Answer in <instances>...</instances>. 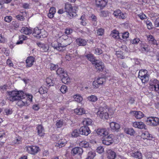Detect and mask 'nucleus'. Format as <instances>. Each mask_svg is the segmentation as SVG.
Wrapping results in <instances>:
<instances>
[{
    "instance_id": "f257e3e1",
    "label": "nucleus",
    "mask_w": 159,
    "mask_h": 159,
    "mask_svg": "<svg viewBox=\"0 0 159 159\" xmlns=\"http://www.w3.org/2000/svg\"><path fill=\"white\" fill-rule=\"evenodd\" d=\"M7 94L9 96L8 99L12 102L25 98L26 96L24 93L22 91H8L7 92Z\"/></svg>"
},
{
    "instance_id": "f03ea898",
    "label": "nucleus",
    "mask_w": 159,
    "mask_h": 159,
    "mask_svg": "<svg viewBox=\"0 0 159 159\" xmlns=\"http://www.w3.org/2000/svg\"><path fill=\"white\" fill-rule=\"evenodd\" d=\"M50 39H48V41L49 42ZM49 44L51 43V45L54 49L59 51H63L65 49V47L67 45L70 44V42L67 43L66 44H64V42L62 43H59L57 41L51 43L49 42Z\"/></svg>"
},
{
    "instance_id": "7ed1b4c3",
    "label": "nucleus",
    "mask_w": 159,
    "mask_h": 159,
    "mask_svg": "<svg viewBox=\"0 0 159 159\" xmlns=\"http://www.w3.org/2000/svg\"><path fill=\"white\" fill-rule=\"evenodd\" d=\"M76 9L77 8L76 7H72L71 5L68 3H66L65 4V11L68 13L70 18L76 16Z\"/></svg>"
},
{
    "instance_id": "20e7f679",
    "label": "nucleus",
    "mask_w": 159,
    "mask_h": 159,
    "mask_svg": "<svg viewBox=\"0 0 159 159\" xmlns=\"http://www.w3.org/2000/svg\"><path fill=\"white\" fill-rule=\"evenodd\" d=\"M108 111L109 109L102 107H100L97 112V115L98 117L102 119H108L109 114L108 113Z\"/></svg>"
},
{
    "instance_id": "39448f33",
    "label": "nucleus",
    "mask_w": 159,
    "mask_h": 159,
    "mask_svg": "<svg viewBox=\"0 0 159 159\" xmlns=\"http://www.w3.org/2000/svg\"><path fill=\"white\" fill-rule=\"evenodd\" d=\"M142 137L144 140H146L148 144L152 145L154 144L155 138L148 132H145L141 135Z\"/></svg>"
},
{
    "instance_id": "423d86ee",
    "label": "nucleus",
    "mask_w": 159,
    "mask_h": 159,
    "mask_svg": "<svg viewBox=\"0 0 159 159\" xmlns=\"http://www.w3.org/2000/svg\"><path fill=\"white\" fill-rule=\"evenodd\" d=\"M147 123L148 125L153 126L159 125V118L157 117L150 116L148 118Z\"/></svg>"
},
{
    "instance_id": "0eeeda50",
    "label": "nucleus",
    "mask_w": 159,
    "mask_h": 159,
    "mask_svg": "<svg viewBox=\"0 0 159 159\" xmlns=\"http://www.w3.org/2000/svg\"><path fill=\"white\" fill-rule=\"evenodd\" d=\"M149 89L159 93V81L157 80H154L150 82Z\"/></svg>"
},
{
    "instance_id": "6e6552de",
    "label": "nucleus",
    "mask_w": 159,
    "mask_h": 159,
    "mask_svg": "<svg viewBox=\"0 0 159 159\" xmlns=\"http://www.w3.org/2000/svg\"><path fill=\"white\" fill-rule=\"evenodd\" d=\"M102 140L103 143L105 145H109L111 144L114 142V136L113 134H110L107 137H104Z\"/></svg>"
},
{
    "instance_id": "1a4fd4ad",
    "label": "nucleus",
    "mask_w": 159,
    "mask_h": 159,
    "mask_svg": "<svg viewBox=\"0 0 159 159\" xmlns=\"http://www.w3.org/2000/svg\"><path fill=\"white\" fill-rule=\"evenodd\" d=\"M25 148L28 152L33 155L37 153L39 150V148L35 146H27Z\"/></svg>"
},
{
    "instance_id": "9d476101",
    "label": "nucleus",
    "mask_w": 159,
    "mask_h": 159,
    "mask_svg": "<svg viewBox=\"0 0 159 159\" xmlns=\"http://www.w3.org/2000/svg\"><path fill=\"white\" fill-rule=\"evenodd\" d=\"M93 64L94 65L95 68L98 71H102L104 69L105 66L103 63L99 60L95 61V62L93 63Z\"/></svg>"
},
{
    "instance_id": "9b49d317",
    "label": "nucleus",
    "mask_w": 159,
    "mask_h": 159,
    "mask_svg": "<svg viewBox=\"0 0 159 159\" xmlns=\"http://www.w3.org/2000/svg\"><path fill=\"white\" fill-rule=\"evenodd\" d=\"M128 152L130 153L131 156L134 157L138 158L139 159H141L142 158L141 153L139 152L136 149L132 148L130 151L129 150Z\"/></svg>"
},
{
    "instance_id": "f8f14e48",
    "label": "nucleus",
    "mask_w": 159,
    "mask_h": 159,
    "mask_svg": "<svg viewBox=\"0 0 159 159\" xmlns=\"http://www.w3.org/2000/svg\"><path fill=\"white\" fill-rule=\"evenodd\" d=\"M80 134L87 136L91 132L89 128L87 126H83L81 127L79 129Z\"/></svg>"
},
{
    "instance_id": "ddd939ff",
    "label": "nucleus",
    "mask_w": 159,
    "mask_h": 159,
    "mask_svg": "<svg viewBox=\"0 0 159 159\" xmlns=\"http://www.w3.org/2000/svg\"><path fill=\"white\" fill-rule=\"evenodd\" d=\"M105 80L103 78H99L94 80L93 83V85L95 88H98L103 84Z\"/></svg>"
},
{
    "instance_id": "4468645a",
    "label": "nucleus",
    "mask_w": 159,
    "mask_h": 159,
    "mask_svg": "<svg viewBox=\"0 0 159 159\" xmlns=\"http://www.w3.org/2000/svg\"><path fill=\"white\" fill-rule=\"evenodd\" d=\"M35 61V58L33 57L30 56L28 57L26 60V67L29 68L32 66Z\"/></svg>"
},
{
    "instance_id": "2eb2a0df",
    "label": "nucleus",
    "mask_w": 159,
    "mask_h": 159,
    "mask_svg": "<svg viewBox=\"0 0 159 159\" xmlns=\"http://www.w3.org/2000/svg\"><path fill=\"white\" fill-rule=\"evenodd\" d=\"M147 40L149 43L151 44L155 45V47H158V44L157 43V40L155 39L154 37L151 35L147 36Z\"/></svg>"
},
{
    "instance_id": "dca6fc26",
    "label": "nucleus",
    "mask_w": 159,
    "mask_h": 159,
    "mask_svg": "<svg viewBox=\"0 0 159 159\" xmlns=\"http://www.w3.org/2000/svg\"><path fill=\"white\" fill-rule=\"evenodd\" d=\"M36 128L38 134L41 137H43L45 134V131L43 126L42 125H39Z\"/></svg>"
},
{
    "instance_id": "f3484780",
    "label": "nucleus",
    "mask_w": 159,
    "mask_h": 159,
    "mask_svg": "<svg viewBox=\"0 0 159 159\" xmlns=\"http://www.w3.org/2000/svg\"><path fill=\"white\" fill-rule=\"evenodd\" d=\"M96 5L101 8L104 7L108 2V0H95Z\"/></svg>"
},
{
    "instance_id": "a211bd4d",
    "label": "nucleus",
    "mask_w": 159,
    "mask_h": 159,
    "mask_svg": "<svg viewBox=\"0 0 159 159\" xmlns=\"http://www.w3.org/2000/svg\"><path fill=\"white\" fill-rule=\"evenodd\" d=\"M96 132L98 135L103 137H105L108 134V131L106 129H98Z\"/></svg>"
},
{
    "instance_id": "6ab92c4d",
    "label": "nucleus",
    "mask_w": 159,
    "mask_h": 159,
    "mask_svg": "<svg viewBox=\"0 0 159 159\" xmlns=\"http://www.w3.org/2000/svg\"><path fill=\"white\" fill-rule=\"evenodd\" d=\"M71 152L73 155H75L77 154L80 155L83 153V150L80 147H75L71 150Z\"/></svg>"
},
{
    "instance_id": "aec40b11",
    "label": "nucleus",
    "mask_w": 159,
    "mask_h": 159,
    "mask_svg": "<svg viewBox=\"0 0 159 159\" xmlns=\"http://www.w3.org/2000/svg\"><path fill=\"white\" fill-rule=\"evenodd\" d=\"M133 126L140 129H145L146 125L142 122H135L133 123Z\"/></svg>"
},
{
    "instance_id": "412c9836",
    "label": "nucleus",
    "mask_w": 159,
    "mask_h": 159,
    "mask_svg": "<svg viewBox=\"0 0 159 159\" xmlns=\"http://www.w3.org/2000/svg\"><path fill=\"white\" fill-rule=\"evenodd\" d=\"M114 15L119 19H124L125 18V16L124 14L121 12L120 10H117L115 11L113 13Z\"/></svg>"
},
{
    "instance_id": "4be33fe9",
    "label": "nucleus",
    "mask_w": 159,
    "mask_h": 159,
    "mask_svg": "<svg viewBox=\"0 0 159 159\" xmlns=\"http://www.w3.org/2000/svg\"><path fill=\"white\" fill-rule=\"evenodd\" d=\"M37 44L42 51L44 52H47L49 51V47L48 45L40 43H37Z\"/></svg>"
},
{
    "instance_id": "5701e85b",
    "label": "nucleus",
    "mask_w": 159,
    "mask_h": 159,
    "mask_svg": "<svg viewBox=\"0 0 159 159\" xmlns=\"http://www.w3.org/2000/svg\"><path fill=\"white\" fill-rule=\"evenodd\" d=\"M107 157L108 159H114L116 157V153L111 149L107 151Z\"/></svg>"
},
{
    "instance_id": "b1692460",
    "label": "nucleus",
    "mask_w": 159,
    "mask_h": 159,
    "mask_svg": "<svg viewBox=\"0 0 159 159\" xmlns=\"http://www.w3.org/2000/svg\"><path fill=\"white\" fill-rule=\"evenodd\" d=\"M110 126L112 130L113 131L118 130L120 128V125L115 122H111L110 123Z\"/></svg>"
},
{
    "instance_id": "393cba45",
    "label": "nucleus",
    "mask_w": 159,
    "mask_h": 159,
    "mask_svg": "<svg viewBox=\"0 0 159 159\" xmlns=\"http://www.w3.org/2000/svg\"><path fill=\"white\" fill-rule=\"evenodd\" d=\"M41 30L39 29L38 27L35 28L32 33L33 35L36 37L37 39H40L41 36H40Z\"/></svg>"
},
{
    "instance_id": "a878e982",
    "label": "nucleus",
    "mask_w": 159,
    "mask_h": 159,
    "mask_svg": "<svg viewBox=\"0 0 159 159\" xmlns=\"http://www.w3.org/2000/svg\"><path fill=\"white\" fill-rule=\"evenodd\" d=\"M32 30L27 27H23L21 30L20 32L25 34L29 35L32 33Z\"/></svg>"
},
{
    "instance_id": "bb28decb",
    "label": "nucleus",
    "mask_w": 159,
    "mask_h": 159,
    "mask_svg": "<svg viewBox=\"0 0 159 159\" xmlns=\"http://www.w3.org/2000/svg\"><path fill=\"white\" fill-rule=\"evenodd\" d=\"M134 115L135 117L137 119H140L144 116L143 114L140 111H133L131 112Z\"/></svg>"
},
{
    "instance_id": "cd10ccee",
    "label": "nucleus",
    "mask_w": 159,
    "mask_h": 159,
    "mask_svg": "<svg viewBox=\"0 0 159 159\" xmlns=\"http://www.w3.org/2000/svg\"><path fill=\"white\" fill-rule=\"evenodd\" d=\"M74 111L75 113L79 115H81L87 113L85 110L83 108L75 109L74 110Z\"/></svg>"
},
{
    "instance_id": "c85d7f7f",
    "label": "nucleus",
    "mask_w": 159,
    "mask_h": 159,
    "mask_svg": "<svg viewBox=\"0 0 159 159\" xmlns=\"http://www.w3.org/2000/svg\"><path fill=\"white\" fill-rule=\"evenodd\" d=\"M77 44L79 46H84L87 44L86 41L84 39L79 38L76 40Z\"/></svg>"
},
{
    "instance_id": "c756f323",
    "label": "nucleus",
    "mask_w": 159,
    "mask_h": 159,
    "mask_svg": "<svg viewBox=\"0 0 159 159\" xmlns=\"http://www.w3.org/2000/svg\"><path fill=\"white\" fill-rule=\"evenodd\" d=\"M25 98H23L18 99V101L16 103L17 105L19 107H22L26 104L27 101L26 99H25ZM17 101H18V100Z\"/></svg>"
},
{
    "instance_id": "7c9ffc66",
    "label": "nucleus",
    "mask_w": 159,
    "mask_h": 159,
    "mask_svg": "<svg viewBox=\"0 0 159 159\" xmlns=\"http://www.w3.org/2000/svg\"><path fill=\"white\" fill-rule=\"evenodd\" d=\"M58 143L56 144V146L58 147L59 148H61L64 146L66 143V141L65 139H62L58 141Z\"/></svg>"
},
{
    "instance_id": "2f4dec72",
    "label": "nucleus",
    "mask_w": 159,
    "mask_h": 159,
    "mask_svg": "<svg viewBox=\"0 0 159 159\" xmlns=\"http://www.w3.org/2000/svg\"><path fill=\"white\" fill-rule=\"evenodd\" d=\"M56 10L55 7H52L50 8L49 13L48 14V16L50 18H52L54 16V15L56 13Z\"/></svg>"
},
{
    "instance_id": "473e14b6",
    "label": "nucleus",
    "mask_w": 159,
    "mask_h": 159,
    "mask_svg": "<svg viewBox=\"0 0 159 159\" xmlns=\"http://www.w3.org/2000/svg\"><path fill=\"white\" fill-rule=\"evenodd\" d=\"M110 35L114 38L119 39L120 36V34L119 33L118 31L114 30L112 31Z\"/></svg>"
},
{
    "instance_id": "72a5a7b5",
    "label": "nucleus",
    "mask_w": 159,
    "mask_h": 159,
    "mask_svg": "<svg viewBox=\"0 0 159 159\" xmlns=\"http://www.w3.org/2000/svg\"><path fill=\"white\" fill-rule=\"evenodd\" d=\"M79 145L81 147L87 148L89 147V143L87 141L84 140L80 142Z\"/></svg>"
},
{
    "instance_id": "f704fd0d",
    "label": "nucleus",
    "mask_w": 159,
    "mask_h": 159,
    "mask_svg": "<svg viewBox=\"0 0 159 159\" xmlns=\"http://www.w3.org/2000/svg\"><path fill=\"white\" fill-rule=\"evenodd\" d=\"M86 57L88 60L93 63L95 62V61L97 60L95 59V57L91 53L86 55Z\"/></svg>"
},
{
    "instance_id": "c9c22d12",
    "label": "nucleus",
    "mask_w": 159,
    "mask_h": 159,
    "mask_svg": "<svg viewBox=\"0 0 159 159\" xmlns=\"http://www.w3.org/2000/svg\"><path fill=\"white\" fill-rule=\"evenodd\" d=\"M27 37L24 35H21L19 36V40L16 43L17 44H21L23 43V41L26 40Z\"/></svg>"
},
{
    "instance_id": "e433bc0d",
    "label": "nucleus",
    "mask_w": 159,
    "mask_h": 159,
    "mask_svg": "<svg viewBox=\"0 0 159 159\" xmlns=\"http://www.w3.org/2000/svg\"><path fill=\"white\" fill-rule=\"evenodd\" d=\"M62 76L63 77L61 79V81L62 83L65 84L68 83L69 82L70 80L69 77H68L67 73L65 74L64 75H63Z\"/></svg>"
},
{
    "instance_id": "4c0bfd02",
    "label": "nucleus",
    "mask_w": 159,
    "mask_h": 159,
    "mask_svg": "<svg viewBox=\"0 0 159 159\" xmlns=\"http://www.w3.org/2000/svg\"><path fill=\"white\" fill-rule=\"evenodd\" d=\"M148 71L146 70L142 69L139 70V74L138 77H143V76L148 75Z\"/></svg>"
},
{
    "instance_id": "58836bf2",
    "label": "nucleus",
    "mask_w": 159,
    "mask_h": 159,
    "mask_svg": "<svg viewBox=\"0 0 159 159\" xmlns=\"http://www.w3.org/2000/svg\"><path fill=\"white\" fill-rule=\"evenodd\" d=\"M83 122L84 125H86V126H87L91 125L92 120L91 119L89 118H85L84 119Z\"/></svg>"
},
{
    "instance_id": "ea45409f",
    "label": "nucleus",
    "mask_w": 159,
    "mask_h": 159,
    "mask_svg": "<svg viewBox=\"0 0 159 159\" xmlns=\"http://www.w3.org/2000/svg\"><path fill=\"white\" fill-rule=\"evenodd\" d=\"M139 78L141 79L143 83L145 84L146 83H147L149 80L148 75Z\"/></svg>"
},
{
    "instance_id": "a19ab883",
    "label": "nucleus",
    "mask_w": 159,
    "mask_h": 159,
    "mask_svg": "<svg viewBox=\"0 0 159 159\" xmlns=\"http://www.w3.org/2000/svg\"><path fill=\"white\" fill-rule=\"evenodd\" d=\"M125 132L127 134L132 135L135 133L134 131L132 128H126L125 129Z\"/></svg>"
},
{
    "instance_id": "79ce46f5",
    "label": "nucleus",
    "mask_w": 159,
    "mask_h": 159,
    "mask_svg": "<svg viewBox=\"0 0 159 159\" xmlns=\"http://www.w3.org/2000/svg\"><path fill=\"white\" fill-rule=\"evenodd\" d=\"M57 74L59 75H62L63 76V75L65 74H67L66 72L61 68H58L56 71Z\"/></svg>"
},
{
    "instance_id": "37998d69",
    "label": "nucleus",
    "mask_w": 159,
    "mask_h": 159,
    "mask_svg": "<svg viewBox=\"0 0 159 159\" xmlns=\"http://www.w3.org/2000/svg\"><path fill=\"white\" fill-rule=\"evenodd\" d=\"M46 81L47 84L49 86H53L54 84V81L51 78L49 77L46 78Z\"/></svg>"
},
{
    "instance_id": "c03bdc74",
    "label": "nucleus",
    "mask_w": 159,
    "mask_h": 159,
    "mask_svg": "<svg viewBox=\"0 0 159 159\" xmlns=\"http://www.w3.org/2000/svg\"><path fill=\"white\" fill-rule=\"evenodd\" d=\"M88 99L89 101L94 102L96 101L98 98L95 96L92 95L88 97Z\"/></svg>"
},
{
    "instance_id": "a18cd8bd",
    "label": "nucleus",
    "mask_w": 159,
    "mask_h": 159,
    "mask_svg": "<svg viewBox=\"0 0 159 159\" xmlns=\"http://www.w3.org/2000/svg\"><path fill=\"white\" fill-rule=\"evenodd\" d=\"M80 134L79 130L76 129L74 130L71 133V135L72 137H77L79 136Z\"/></svg>"
},
{
    "instance_id": "49530a36",
    "label": "nucleus",
    "mask_w": 159,
    "mask_h": 159,
    "mask_svg": "<svg viewBox=\"0 0 159 159\" xmlns=\"http://www.w3.org/2000/svg\"><path fill=\"white\" fill-rule=\"evenodd\" d=\"M63 122L62 120H60L57 121L56 125L57 128H60L63 125Z\"/></svg>"
},
{
    "instance_id": "de8ad7c7",
    "label": "nucleus",
    "mask_w": 159,
    "mask_h": 159,
    "mask_svg": "<svg viewBox=\"0 0 159 159\" xmlns=\"http://www.w3.org/2000/svg\"><path fill=\"white\" fill-rule=\"evenodd\" d=\"M47 89L44 87H41L39 89V92L40 94H43L47 93Z\"/></svg>"
},
{
    "instance_id": "09e8293b",
    "label": "nucleus",
    "mask_w": 159,
    "mask_h": 159,
    "mask_svg": "<svg viewBox=\"0 0 159 159\" xmlns=\"http://www.w3.org/2000/svg\"><path fill=\"white\" fill-rule=\"evenodd\" d=\"M96 153L94 152L91 151L88 153V157L89 159H93Z\"/></svg>"
},
{
    "instance_id": "8fccbe9b",
    "label": "nucleus",
    "mask_w": 159,
    "mask_h": 159,
    "mask_svg": "<svg viewBox=\"0 0 159 159\" xmlns=\"http://www.w3.org/2000/svg\"><path fill=\"white\" fill-rule=\"evenodd\" d=\"M74 98L75 101L80 102L82 100V98L81 96L79 95H76L74 96Z\"/></svg>"
},
{
    "instance_id": "3c124183",
    "label": "nucleus",
    "mask_w": 159,
    "mask_h": 159,
    "mask_svg": "<svg viewBox=\"0 0 159 159\" xmlns=\"http://www.w3.org/2000/svg\"><path fill=\"white\" fill-rule=\"evenodd\" d=\"M80 20H81L80 21V23L83 26L86 25V19L84 18V16H82L80 18Z\"/></svg>"
},
{
    "instance_id": "603ef678",
    "label": "nucleus",
    "mask_w": 159,
    "mask_h": 159,
    "mask_svg": "<svg viewBox=\"0 0 159 159\" xmlns=\"http://www.w3.org/2000/svg\"><path fill=\"white\" fill-rule=\"evenodd\" d=\"M60 90L62 93H65L67 92V87L65 85H63L61 87Z\"/></svg>"
},
{
    "instance_id": "864d4df0",
    "label": "nucleus",
    "mask_w": 159,
    "mask_h": 159,
    "mask_svg": "<svg viewBox=\"0 0 159 159\" xmlns=\"http://www.w3.org/2000/svg\"><path fill=\"white\" fill-rule=\"evenodd\" d=\"M21 138L19 136L16 137L14 140V143L16 144H19L21 143Z\"/></svg>"
},
{
    "instance_id": "5fc2aeb1",
    "label": "nucleus",
    "mask_w": 159,
    "mask_h": 159,
    "mask_svg": "<svg viewBox=\"0 0 159 159\" xmlns=\"http://www.w3.org/2000/svg\"><path fill=\"white\" fill-rule=\"evenodd\" d=\"M90 18L92 21L94 22V25H96L97 22V19L96 16L94 14H92Z\"/></svg>"
},
{
    "instance_id": "6e6d98bb",
    "label": "nucleus",
    "mask_w": 159,
    "mask_h": 159,
    "mask_svg": "<svg viewBox=\"0 0 159 159\" xmlns=\"http://www.w3.org/2000/svg\"><path fill=\"white\" fill-rule=\"evenodd\" d=\"M120 36H121L123 39H126L129 37V33L128 32H126L123 33H120Z\"/></svg>"
},
{
    "instance_id": "4d7b16f0",
    "label": "nucleus",
    "mask_w": 159,
    "mask_h": 159,
    "mask_svg": "<svg viewBox=\"0 0 159 159\" xmlns=\"http://www.w3.org/2000/svg\"><path fill=\"white\" fill-rule=\"evenodd\" d=\"M40 36H41V38L46 37L47 35V32L43 30H41Z\"/></svg>"
},
{
    "instance_id": "13d9d810",
    "label": "nucleus",
    "mask_w": 159,
    "mask_h": 159,
    "mask_svg": "<svg viewBox=\"0 0 159 159\" xmlns=\"http://www.w3.org/2000/svg\"><path fill=\"white\" fill-rule=\"evenodd\" d=\"M104 33V30L102 28H100L97 31V34L98 35L102 36Z\"/></svg>"
},
{
    "instance_id": "bf43d9fd",
    "label": "nucleus",
    "mask_w": 159,
    "mask_h": 159,
    "mask_svg": "<svg viewBox=\"0 0 159 159\" xmlns=\"http://www.w3.org/2000/svg\"><path fill=\"white\" fill-rule=\"evenodd\" d=\"M11 25L12 28H18L19 26V24L16 21H13L12 22Z\"/></svg>"
},
{
    "instance_id": "052dcab7",
    "label": "nucleus",
    "mask_w": 159,
    "mask_h": 159,
    "mask_svg": "<svg viewBox=\"0 0 159 159\" xmlns=\"http://www.w3.org/2000/svg\"><path fill=\"white\" fill-rule=\"evenodd\" d=\"M7 87V86L6 85L1 86L0 87V91L3 93L6 91Z\"/></svg>"
},
{
    "instance_id": "680f3d73",
    "label": "nucleus",
    "mask_w": 159,
    "mask_h": 159,
    "mask_svg": "<svg viewBox=\"0 0 159 159\" xmlns=\"http://www.w3.org/2000/svg\"><path fill=\"white\" fill-rule=\"evenodd\" d=\"M50 67L51 70H54L58 68V66L57 65H55L53 63H51L50 65Z\"/></svg>"
},
{
    "instance_id": "e2e57ef3",
    "label": "nucleus",
    "mask_w": 159,
    "mask_h": 159,
    "mask_svg": "<svg viewBox=\"0 0 159 159\" xmlns=\"http://www.w3.org/2000/svg\"><path fill=\"white\" fill-rule=\"evenodd\" d=\"M12 20V17L11 16H7L4 18L5 21L7 22L10 23Z\"/></svg>"
},
{
    "instance_id": "0e129e2a",
    "label": "nucleus",
    "mask_w": 159,
    "mask_h": 159,
    "mask_svg": "<svg viewBox=\"0 0 159 159\" xmlns=\"http://www.w3.org/2000/svg\"><path fill=\"white\" fill-rule=\"evenodd\" d=\"M94 52L97 55H99L102 53V51L101 49L97 48L94 50Z\"/></svg>"
},
{
    "instance_id": "69168bd1",
    "label": "nucleus",
    "mask_w": 159,
    "mask_h": 159,
    "mask_svg": "<svg viewBox=\"0 0 159 159\" xmlns=\"http://www.w3.org/2000/svg\"><path fill=\"white\" fill-rule=\"evenodd\" d=\"M4 111L6 114L7 115L11 114L13 112V111L11 109L8 108L5 109Z\"/></svg>"
},
{
    "instance_id": "338daca9",
    "label": "nucleus",
    "mask_w": 159,
    "mask_h": 159,
    "mask_svg": "<svg viewBox=\"0 0 159 159\" xmlns=\"http://www.w3.org/2000/svg\"><path fill=\"white\" fill-rule=\"evenodd\" d=\"M140 41V40L139 38H136L130 41L131 43L132 44H137Z\"/></svg>"
},
{
    "instance_id": "774afa93",
    "label": "nucleus",
    "mask_w": 159,
    "mask_h": 159,
    "mask_svg": "<svg viewBox=\"0 0 159 159\" xmlns=\"http://www.w3.org/2000/svg\"><path fill=\"white\" fill-rule=\"evenodd\" d=\"M16 18L20 21H23L25 20V18L24 17L22 16L21 15H19L16 16Z\"/></svg>"
}]
</instances>
